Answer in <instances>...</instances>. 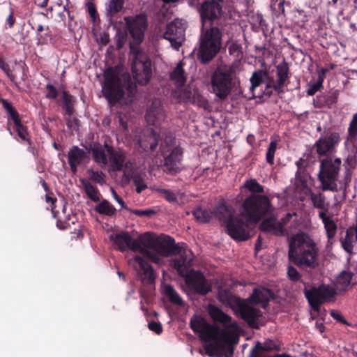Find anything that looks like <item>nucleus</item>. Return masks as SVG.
<instances>
[{"mask_svg":"<svg viewBox=\"0 0 357 357\" xmlns=\"http://www.w3.org/2000/svg\"><path fill=\"white\" fill-rule=\"evenodd\" d=\"M191 329L199 334V340L206 342V354L211 357L225 354L226 356L234 354L233 346L238 343V335L231 330L222 329L214 326L200 315H194L190 321Z\"/></svg>","mask_w":357,"mask_h":357,"instance_id":"nucleus-1","label":"nucleus"},{"mask_svg":"<svg viewBox=\"0 0 357 357\" xmlns=\"http://www.w3.org/2000/svg\"><path fill=\"white\" fill-rule=\"evenodd\" d=\"M129 33L133 39L130 43V52L134 57L132 62V72L136 82L142 86L146 85L152 77V62L147 53L137 46L143 41L144 32L147 29L146 18L142 15L135 18L125 17Z\"/></svg>","mask_w":357,"mask_h":357,"instance_id":"nucleus-2","label":"nucleus"},{"mask_svg":"<svg viewBox=\"0 0 357 357\" xmlns=\"http://www.w3.org/2000/svg\"><path fill=\"white\" fill-rule=\"evenodd\" d=\"M288 255L294 264L306 271L319 266V248L308 235L300 234L292 237L289 245Z\"/></svg>","mask_w":357,"mask_h":357,"instance_id":"nucleus-3","label":"nucleus"},{"mask_svg":"<svg viewBox=\"0 0 357 357\" xmlns=\"http://www.w3.org/2000/svg\"><path fill=\"white\" fill-rule=\"evenodd\" d=\"M136 88V84L132 82L129 74L124 73L119 75L118 72L112 67L105 71L102 92L111 106L116 105L123 98L125 91L129 97H133L137 91Z\"/></svg>","mask_w":357,"mask_h":357,"instance_id":"nucleus-4","label":"nucleus"},{"mask_svg":"<svg viewBox=\"0 0 357 357\" xmlns=\"http://www.w3.org/2000/svg\"><path fill=\"white\" fill-rule=\"evenodd\" d=\"M222 33L218 26L202 28L197 53V59L201 63H208L218 54L222 45Z\"/></svg>","mask_w":357,"mask_h":357,"instance_id":"nucleus-5","label":"nucleus"},{"mask_svg":"<svg viewBox=\"0 0 357 357\" xmlns=\"http://www.w3.org/2000/svg\"><path fill=\"white\" fill-rule=\"evenodd\" d=\"M273 211L271 199L264 195L251 194L243 202L240 211L248 222L257 223Z\"/></svg>","mask_w":357,"mask_h":357,"instance_id":"nucleus-6","label":"nucleus"},{"mask_svg":"<svg viewBox=\"0 0 357 357\" xmlns=\"http://www.w3.org/2000/svg\"><path fill=\"white\" fill-rule=\"evenodd\" d=\"M342 165V160L337 158L333 159L331 157H326L320 160L319 172L318 178L323 191H337V180L338 174Z\"/></svg>","mask_w":357,"mask_h":357,"instance_id":"nucleus-7","label":"nucleus"},{"mask_svg":"<svg viewBox=\"0 0 357 357\" xmlns=\"http://www.w3.org/2000/svg\"><path fill=\"white\" fill-rule=\"evenodd\" d=\"M211 92L220 100H224L231 93L234 87L232 70L226 66L215 68L211 77Z\"/></svg>","mask_w":357,"mask_h":357,"instance_id":"nucleus-8","label":"nucleus"},{"mask_svg":"<svg viewBox=\"0 0 357 357\" xmlns=\"http://www.w3.org/2000/svg\"><path fill=\"white\" fill-rule=\"evenodd\" d=\"M303 284L304 285V296L309 305L315 312H319L321 305L336 294L333 288L325 284H321L318 287L309 282H303Z\"/></svg>","mask_w":357,"mask_h":357,"instance_id":"nucleus-9","label":"nucleus"},{"mask_svg":"<svg viewBox=\"0 0 357 357\" xmlns=\"http://www.w3.org/2000/svg\"><path fill=\"white\" fill-rule=\"evenodd\" d=\"M143 245L155 251L161 257L177 255L181 252V247L176 244L174 238L162 234L157 238H152L148 233L141 236Z\"/></svg>","mask_w":357,"mask_h":357,"instance_id":"nucleus-10","label":"nucleus"},{"mask_svg":"<svg viewBox=\"0 0 357 357\" xmlns=\"http://www.w3.org/2000/svg\"><path fill=\"white\" fill-rule=\"evenodd\" d=\"M234 303L241 319L246 321L251 328L259 329L258 320L262 317L261 311L251 306V303L247 299L234 297Z\"/></svg>","mask_w":357,"mask_h":357,"instance_id":"nucleus-11","label":"nucleus"},{"mask_svg":"<svg viewBox=\"0 0 357 357\" xmlns=\"http://www.w3.org/2000/svg\"><path fill=\"white\" fill-rule=\"evenodd\" d=\"M341 140L338 132H324L314 144L315 151L319 158L328 156L336 152V148Z\"/></svg>","mask_w":357,"mask_h":357,"instance_id":"nucleus-12","label":"nucleus"},{"mask_svg":"<svg viewBox=\"0 0 357 357\" xmlns=\"http://www.w3.org/2000/svg\"><path fill=\"white\" fill-rule=\"evenodd\" d=\"M218 0H205L200 3L197 11L200 15L202 28H204L205 24L209 22L211 26L214 22L220 19L222 15V6Z\"/></svg>","mask_w":357,"mask_h":357,"instance_id":"nucleus-13","label":"nucleus"},{"mask_svg":"<svg viewBox=\"0 0 357 357\" xmlns=\"http://www.w3.org/2000/svg\"><path fill=\"white\" fill-rule=\"evenodd\" d=\"M183 279L192 294L205 296L212 290L211 284L200 271L191 270V273Z\"/></svg>","mask_w":357,"mask_h":357,"instance_id":"nucleus-14","label":"nucleus"},{"mask_svg":"<svg viewBox=\"0 0 357 357\" xmlns=\"http://www.w3.org/2000/svg\"><path fill=\"white\" fill-rule=\"evenodd\" d=\"M185 26L182 20L176 19L167 25L163 38L169 40L171 45L178 50L184 38Z\"/></svg>","mask_w":357,"mask_h":357,"instance_id":"nucleus-15","label":"nucleus"},{"mask_svg":"<svg viewBox=\"0 0 357 357\" xmlns=\"http://www.w3.org/2000/svg\"><path fill=\"white\" fill-rule=\"evenodd\" d=\"M225 227L228 235L236 241H244L250 238V226L241 218L231 219Z\"/></svg>","mask_w":357,"mask_h":357,"instance_id":"nucleus-16","label":"nucleus"},{"mask_svg":"<svg viewBox=\"0 0 357 357\" xmlns=\"http://www.w3.org/2000/svg\"><path fill=\"white\" fill-rule=\"evenodd\" d=\"M172 261L173 268L177 271L178 274L184 278L187 275L191 273L192 266V252L190 250L183 249L181 247V252Z\"/></svg>","mask_w":357,"mask_h":357,"instance_id":"nucleus-17","label":"nucleus"},{"mask_svg":"<svg viewBox=\"0 0 357 357\" xmlns=\"http://www.w3.org/2000/svg\"><path fill=\"white\" fill-rule=\"evenodd\" d=\"M104 147L109 154V160L114 171L121 172L123 168L129 169L131 167L132 162L126 161V152L123 150H115L112 146L106 142L104 144Z\"/></svg>","mask_w":357,"mask_h":357,"instance_id":"nucleus-18","label":"nucleus"},{"mask_svg":"<svg viewBox=\"0 0 357 357\" xmlns=\"http://www.w3.org/2000/svg\"><path fill=\"white\" fill-rule=\"evenodd\" d=\"M133 239L128 231H122L114 235H111L110 239L121 252H125L127 249L137 251L139 245L143 244V239Z\"/></svg>","mask_w":357,"mask_h":357,"instance_id":"nucleus-19","label":"nucleus"},{"mask_svg":"<svg viewBox=\"0 0 357 357\" xmlns=\"http://www.w3.org/2000/svg\"><path fill=\"white\" fill-rule=\"evenodd\" d=\"M183 158L182 149L174 147L169 154L164 159V172L167 174L175 175L181 171V161Z\"/></svg>","mask_w":357,"mask_h":357,"instance_id":"nucleus-20","label":"nucleus"},{"mask_svg":"<svg viewBox=\"0 0 357 357\" xmlns=\"http://www.w3.org/2000/svg\"><path fill=\"white\" fill-rule=\"evenodd\" d=\"M68 160L70 171L75 174L77 172V167L89 160V155L87 151H84L77 146H73L68 153Z\"/></svg>","mask_w":357,"mask_h":357,"instance_id":"nucleus-21","label":"nucleus"},{"mask_svg":"<svg viewBox=\"0 0 357 357\" xmlns=\"http://www.w3.org/2000/svg\"><path fill=\"white\" fill-rule=\"evenodd\" d=\"M130 263H132L134 269L139 274L143 275L149 282L152 283L154 282L155 275L153 268L142 257L135 255L130 260Z\"/></svg>","mask_w":357,"mask_h":357,"instance_id":"nucleus-22","label":"nucleus"},{"mask_svg":"<svg viewBox=\"0 0 357 357\" xmlns=\"http://www.w3.org/2000/svg\"><path fill=\"white\" fill-rule=\"evenodd\" d=\"M13 130L10 128V121H8L7 123V130L9 132L10 135H13V133L16 132L18 138L15 139L18 142H20V143L25 142L28 145L31 146L32 144L31 135L28 132L27 127L22 123L20 117L15 119L14 120H13Z\"/></svg>","mask_w":357,"mask_h":357,"instance_id":"nucleus-23","label":"nucleus"},{"mask_svg":"<svg viewBox=\"0 0 357 357\" xmlns=\"http://www.w3.org/2000/svg\"><path fill=\"white\" fill-rule=\"evenodd\" d=\"M208 311L210 317L215 322H219L225 325V328H238V324L236 321H231L232 318L225 313L221 309L214 305H208Z\"/></svg>","mask_w":357,"mask_h":357,"instance_id":"nucleus-24","label":"nucleus"},{"mask_svg":"<svg viewBox=\"0 0 357 357\" xmlns=\"http://www.w3.org/2000/svg\"><path fill=\"white\" fill-rule=\"evenodd\" d=\"M208 311L210 317L215 322H219L225 325V328H238V324L236 321H231L232 318L225 313L221 309L214 305H208Z\"/></svg>","mask_w":357,"mask_h":357,"instance_id":"nucleus-25","label":"nucleus"},{"mask_svg":"<svg viewBox=\"0 0 357 357\" xmlns=\"http://www.w3.org/2000/svg\"><path fill=\"white\" fill-rule=\"evenodd\" d=\"M259 229L263 232L271 234L277 236H282L285 234V229L282 228V223L278 222L274 215L265 218L261 222Z\"/></svg>","mask_w":357,"mask_h":357,"instance_id":"nucleus-26","label":"nucleus"},{"mask_svg":"<svg viewBox=\"0 0 357 357\" xmlns=\"http://www.w3.org/2000/svg\"><path fill=\"white\" fill-rule=\"evenodd\" d=\"M289 68L286 61L280 63L276 66L277 79L273 83L274 91L280 94L284 92L283 88L285 86L286 82L289 77Z\"/></svg>","mask_w":357,"mask_h":357,"instance_id":"nucleus-27","label":"nucleus"},{"mask_svg":"<svg viewBox=\"0 0 357 357\" xmlns=\"http://www.w3.org/2000/svg\"><path fill=\"white\" fill-rule=\"evenodd\" d=\"M339 98L338 90H331L327 93L317 96L314 100L315 107L318 108H332L337 102Z\"/></svg>","mask_w":357,"mask_h":357,"instance_id":"nucleus-28","label":"nucleus"},{"mask_svg":"<svg viewBox=\"0 0 357 357\" xmlns=\"http://www.w3.org/2000/svg\"><path fill=\"white\" fill-rule=\"evenodd\" d=\"M88 154L91 152L93 160L97 164H102L106 165L108 163V159L105 153L104 146L97 142H91L88 146H85Z\"/></svg>","mask_w":357,"mask_h":357,"instance_id":"nucleus-29","label":"nucleus"},{"mask_svg":"<svg viewBox=\"0 0 357 357\" xmlns=\"http://www.w3.org/2000/svg\"><path fill=\"white\" fill-rule=\"evenodd\" d=\"M124 0H109L106 3V17L110 25H116V15L123 9Z\"/></svg>","mask_w":357,"mask_h":357,"instance_id":"nucleus-30","label":"nucleus"},{"mask_svg":"<svg viewBox=\"0 0 357 357\" xmlns=\"http://www.w3.org/2000/svg\"><path fill=\"white\" fill-rule=\"evenodd\" d=\"M234 213V211L233 207L225 203L218 204L215 209V217L225 225L231 219L236 218Z\"/></svg>","mask_w":357,"mask_h":357,"instance_id":"nucleus-31","label":"nucleus"},{"mask_svg":"<svg viewBox=\"0 0 357 357\" xmlns=\"http://www.w3.org/2000/svg\"><path fill=\"white\" fill-rule=\"evenodd\" d=\"M310 199L312 202L313 206L315 208L320 209V211H324L328 213L329 209V203L326 201L325 195L321 192H314L311 189L307 194Z\"/></svg>","mask_w":357,"mask_h":357,"instance_id":"nucleus-32","label":"nucleus"},{"mask_svg":"<svg viewBox=\"0 0 357 357\" xmlns=\"http://www.w3.org/2000/svg\"><path fill=\"white\" fill-rule=\"evenodd\" d=\"M318 216L322 220L328 241H331L336 235L337 229V225L332 218L328 216L327 213L324 211H319Z\"/></svg>","mask_w":357,"mask_h":357,"instance_id":"nucleus-33","label":"nucleus"},{"mask_svg":"<svg viewBox=\"0 0 357 357\" xmlns=\"http://www.w3.org/2000/svg\"><path fill=\"white\" fill-rule=\"evenodd\" d=\"M271 294V290L267 288H256L253 290L252 294L246 299L254 305L266 303L269 301Z\"/></svg>","mask_w":357,"mask_h":357,"instance_id":"nucleus-34","label":"nucleus"},{"mask_svg":"<svg viewBox=\"0 0 357 357\" xmlns=\"http://www.w3.org/2000/svg\"><path fill=\"white\" fill-rule=\"evenodd\" d=\"M265 80L274 82L273 77H270L267 71L263 70L255 71L250 79L251 83L250 90L253 91L261 84L264 82Z\"/></svg>","mask_w":357,"mask_h":357,"instance_id":"nucleus-35","label":"nucleus"},{"mask_svg":"<svg viewBox=\"0 0 357 357\" xmlns=\"http://www.w3.org/2000/svg\"><path fill=\"white\" fill-rule=\"evenodd\" d=\"M159 137V135L153 129H151L147 137V140L139 141L140 147L145 151H154L158 145Z\"/></svg>","mask_w":357,"mask_h":357,"instance_id":"nucleus-36","label":"nucleus"},{"mask_svg":"<svg viewBox=\"0 0 357 357\" xmlns=\"http://www.w3.org/2000/svg\"><path fill=\"white\" fill-rule=\"evenodd\" d=\"M62 95V108L65 111L66 116H73L75 112L74 108L75 100L73 96L68 91H63Z\"/></svg>","mask_w":357,"mask_h":357,"instance_id":"nucleus-37","label":"nucleus"},{"mask_svg":"<svg viewBox=\"0 0 357 357\" xmlns=\"http://www.w3.org/2000/svg\"><path fill=\"white\" fill-rule=\"evenodd\" d=\"M354 274L351 271H342L336 279V286L340 291H345L351 284Z\"/></svg>","mask_w":357,"mask_h":357,"instance_id":"nucleus-38","label":"nucleus"},{"mask_svg":"<svg viewBox=\"0 0 357 357\" xmlns=\"http://www.w3.org/2000/svg\"><path fill=\"white\" fill-rule=\"evenodd\" d=\"M95 211L100 215L113 216L116 214V208L107 199L102 200L95 206Z\"/></svg>","mask_w":357,"mask_h":357,"instance_id":"nucleus-39","label":"nucleus"},{"mask_svg":"<svg viewBox=\"0 0 357 357\" xmlns=\"http://www.w3.org/2000/svg\"><path fill=\"white\" fill-rule=\"evenodd\" d=\"M80 182L87 197L93 202H98L100 200L98 189L85 179H81Z\"/></svg>","mask_w":357,"mask_h":357,"instance_id":"nucleus-40","label":"nucleus"},{"mask_svg":"<svg viewBox=\"0 0 357 357\" xmlns=\"http://www.w3.org/2000/svg\"><path fill=\"white\" fill-rule=\"evenodd\" d=\"M170 79L174 81L178 86L184 85L186 79L181 62L178 63L176 67L171 73Z\"/></svg>","mask_w":357,"mask_h":357,"instance_id":"nucleus-41","label":"nucleus"},{"mask_svg":"<svg viewBox=\"0 0 357 357\" xmlns=\"http://www.w3.org/2000/svg\"><path fill=\"white\" fill-rule=\"evenodd\" d=\"M354 236L352 229L349 227L346 231L345 237L340 240L343 249L350 255L353 254Z\"/></svg>","mask_w":357,"mask_h":357,"instance_id":"nucleus-42","label":"nucleus"},{"mask_svg":"<svg viewBox=\"0 0 357 357\" xmlns=\"http://www.w3.org/2000/svg\"><path fill=\"white\" fill-rule=\"evenodd\" d=\"M192 214L197 221L201 223L208 222L212 216L213 213L201 207L196 208L193 210Z\"/></svg>","mask_w":357,"mask_h":357,"instance_id":"nucleus-43","label":"nucleus"},{"mask_svg":"<svg viewBox=\"0 0 357 357\" xmlns=\"http://www.w3.org/2000/svg\"><path fill=\"white\" fill-rule=\"evenodd\" d=\"M161 110L162 109L158 103L153 102L147 109L146 114V119L147 121L154 124L155 121L159 119Z\"/></svg>","mask_w":357,"mask_h":357,"instance_id":"nucleus-44","label":"nucleus"},{"mask_svg":"<svg viewBox=\"0 0 357 357\" xmlns=\"http://www.w3.org/2000/svg\"><path fill=\"white\" fill-rule=\"evenodd\" d=\"M243 186L252 194L260 195L264 192V187L255 178L246 180L243 183Z\"/></svg>","mask_w":357,"mask_h":357,"instance_id":"nucleus-45","label":"nucleus"},{"mask_svg":"<svg viewBox=\"0 0 357 357\" xmlns=\"http://www.w3.org/2000/svg\"><path fill=\"white\" fill-rule=\"evenodd\" d=\"M165 294L168 297L169 301L177 305H182L183 303L182 298L177 293V291L174 289L172 285H167L165 287Z\"/></svg>","mask_w":357,"mask_h":357,"instance_id":"nucleus-46","label":"nucleus"},{"mask_svg":"<svg viewBox=\"0 0 357 357\" xmlns=\"http://www.w3.org/2000/svg\"><path fill=\"white\" fill-rule=\"evenodd\" d=\"M149 249L150 248L144 246L143 244H140L137 251L147 257L151 261L160 264L161 261L160 255L155 251H151Z\"/></svg>","mask_w":357,"mask_h":357,"instance_id":"nucleus-47","label":"nucleus"},{"mask_svg":"<svg viewBox=\"0 0 357 357\" xmlns=\"http://www.w3.org/2000/svg\"><path fill=\"white\" fill-rule=\"evenodd\" d=\"M86 174L89 176V179L94 183L103 185L105 183V174L102 171H95L93 169H88Z\"/></svg>","mask_w":357,"mask_h":357,"instance_id":"nucleus-48","label":"nucleus"},{"mask_svg":"<svg viewBox=\"0 0 357 357\" xmlns=\"http://www.w3.org/2000/svg\"><path fill=\"white\" fill-rule=\"evenodd\" d=\"M0 103L2 105V108L8 114V120L10 119L12 121L15 119L20 117L17 111L13 107L12 104L8 100L0 98Z\"/></svg>","mask_w":357,"mask_h":357,"instance_id":"nucleus-49","label":"nucleus"},{"mask_svg":"<svg viewBox=\"0 0 357 357\" xmlns=\"http://www.w3.org/2000/svg\"><path fill=\"white\" fill-rule=\"evenodd\" d=\"M349 139L351 141H357V112L353 115L352 119L348 128Z\"/></svg>","mask_w":357,"mask_h":357,"instance_id":"nucleus-50","label":"nucleus"},{"mask_svg":"<svg viewBox=\"0 0 357 357\" xmlns=\"http://www.w3.org/2000/svg\"><path fill=\"white\" fill-rule=\"evenodd\" d=\"M277 149V142L276 141H271L268 145V147L266 153V162L272 165L274 164V157L275 153Z\"/></svg>","mask_w":357,"mask_h":357,"instance_id":"nucleus-51","label":"nucleus"},{"mask_svg":"<svg viewBox=\"0 0 357 357\" xmlns=\"http://www.w3.org/2000/svg\"><path fill=\"white\" fill-rule=\"evenodd\" d=\"M132 182L136 187V192L141 193L143 190L148 188L144 182L143 177L140 174H135L132 176Z\"/></svg>","mask_w":357,"mask_h":357,"instance_id":"nucleus-52","label":"nucleus"},{"mask_svg":"<svg viewBox=\"0 0 357 357\" xmlns=\"http://www.w3.org/2000/svg\"><path fill=\"white\" fill-rule=\"evenodd\" d=\"M271 350H272V347L267 346L266 344L262 346L259 342H258L256 346L252 349L249 357H262L263 351Z\"/></svg>","mask_w":357,"mask_h":357,"instance_id":"nucleus-53","label":"nucleus"},{"mask_svg":"<svg viewBox=\"0 0 357 357\" xmlns=\"http://www.w3.org/2000/svg\"><path fill=\"white\" fill-rule=\"evenodd\" d=\"M157 191L169 203H176L178 202L176 194L167 189L158 188Z\"/></svg>","mask_w":357,"mask_h":357,"instance_id":"nucleus-54","label":"nucleus"},{"mask_svg":"<svg viewBox=\"0 0 357 357\" xmlns=\"http://www.w3.org/2000/svg\"><path fill=\"white\" fill-rule=\"evenodd\" d=\"M287 275L289 280L292 282H301L302 283L303 282L301 279V274L292 266H288Z\"/></svg>","mask_w":357,"mask_h":357,"instance_id":"nucleus-55","label":"nucleus"},{"mask_svg":"<svg viewBox=\"0 0 357 357\" xmlns=\"http://www.w3.org/2000/svg\"><path fill=\"white\" fill-rule=\"evenodd\" d=\"M86 8L90 16L91 21L95 23L98 18V14L96 5L91 1H89L86 3Z\"/></svg>","mask_w":357,"mask_h":357,"instance_id":"nucleus-56","label":"nucleus"},{"mask_svg":"<svg viewBox=\"0 0 357 357\" xmlns=\"http://www.w3.org/2000/svg\"><path fill=\"white\" fill-rule=\"evenodd\" d=\"M323 82L321 78L317 79L316 82L311 83L309 84V88L307 91V94L308 96L314 95L318 91L321 89L323 85Z\"/></svg>","mask_w":357,"mask_h":357,"instance_id":"nucleus-57","label":"nucleus"},{"mask_svg":"<svg viewBox=\"0 0 357 357\" xmlns=\"http://www.w3.org/2000/svg\"><path fill=\"white\" fill-rule=\"evenodd\" d=\"M67 127L73 130L77 131L79 127V120L73 116H66L65 117Z\"/></svg>","mask_w":357,"mask_h":357,"instance_id":"nucleus-58","label":"nucleus"},{"mask_svg":"<svg viewBox=\"0 0 357 357\" xmlns=\"http://www.w3.org/2000/svg\"><path fill=\"white\" fill-rule=\"evenodd\" d=\"M0 68L3 70V71L6 74L7 77L10 79L11 82H14L15 79V76L13 75L12 71L10 70V66L6 63L3 59L0 56Z\"/></svg>","mask_w":357,"mask_h":357,"instance_id":"nucleus-59","label":"nucleus"},{"mask_svg":"<svg viewBox=\"0 0 357 357\" xmlns=\"http://www.w3.org/2000/svg\"><path fill=\"white\" fill-rule=\"evenodd\" d=\"M357 164V158L356 155L349 154L344 160V166L347 170L355 169Z\"/></svg>","mask_w":357,"mask_h":357,"instance_id":"nucleus-60","label":"nucleus"},{"mask_svg":"<svg viewBox=\"0 0 357 357\" xmlns=\"http://www.w3.org/2000/svg\"><path fill=\"white\" fill-rule=\"evenodd\" d=\"M70 221L72 224L75 223L74 220H72V218H70V216L65 220L58 219L56 222V227L59 229H67L70 227Z\"/></svg>","mask_w":357,"mask_h":357,"instance_id":"nucleus-61","label":"nucleus"},{"mask_svg":"<svg viewBox=\"0 0 357 357\" xmlns=\"http://www.w3.org/2000/svg\"><path fill=\"white\" fill-rule=\"evenodd\" d=\"M295 180L298 185H305L307 182L305 170L304 169V171H296L295 174Z\"/></svg>","mask_w":357,"mask_h":357,"instance_id":"nucleus-62","label":"nucleus"},{"mask_svg":"<svg viewBox=\"0 0 357 357\" xmlns=\"http://www.w3.org/2000/svg\"><path fill=\"white\" fill-rule=\"evenodd\" d=\"M46 89L47 91L45 97L48 99H55L58 96V91L51 84L46 85Z\"/></svg>","mask_w":357,"mask_h":357,"instance_id":"nucleus-63","label":"nucleus"},{"mask_svg":"<svg viewBox=\"0 0 357 357\" xmlns=\"http://www.w3.org/2000/svg\"><path fill=\"white\" fill-rule=\"evenodd\" d=\"M149 329L155 332L157 335L162 333V326L160 322L151 321L148 324Z\"/></svg>","mask_w":357,"mask_h":357,"instance_id":"nucleus-64","label":"nucleus"}]
</instances>
